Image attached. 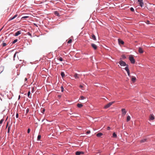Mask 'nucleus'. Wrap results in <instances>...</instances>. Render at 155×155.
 Listing matches in <instances>:
<instances>
[{
	"mask_svg": "<svg viewBox=\"0 0 155 155\" xmlns=\"http://www.w3.org/2000/svg\"><path fill=\"white\" fill-rule=\"evenodd\" d=\"M115 102V101H112L106 105L104 107L105 109H107L110 107Z\"/></svg>",
	"mask_w": 155,
	"mask_h": 155,
	"instance_id": "1",
	"label": "nucleus"
},
{
	"mask_svg": "<svg viewBox=\"0 0 155 155\" xmlns=\"http://www.w3.org/2000/svg\"><path fill=\"white\" fill-rule=\"evenodd\" d=\"M129 59L131 63L134 64L135 63V59L132 56H130L129 57Z\"/></svg>",
	"mask_w": 155,
	"mask_h": 155,
	"instance_id": "2",
	"label": "nucleus"
},
{
	"mask_svg": "<svg viewBox=\"0 0 155 155\" xmlns=\"http://www.w3.org/2000/svg\"><path fill=\"white\" fill-rule=\"evenodd\" d=\"M119 63L121 66H125L127 65L126 63L122 61H120Z\"/></svg>",
	"mask_w": 155,
	"mask_h": 155,
	"instance_id": "3",
	"label": "nucleus"
},
{
	"mask_svg": "<svg viewBox=\"0 0 155 155\" xmlns=\"http://www.w3.org/2000/svg\"><path fill=\"white\" fill-rule=\"evenodd\" d=\"M121 111L122 112V115L124 116L126 114L127 112L126 111L125 109L124 108H123L121 109Z\"/></svg>",
	"mask_w": 155,
	"mask_h": 155,
	"instance_id": "4",
	"label": "nucleus"
},
{
	"mask_svg": "<svg viewBox=\"0 0 155 155\" xmlns=\"http://www.w3.org/2000/svg\"><path fill=\"white\" fill-rule=\"evenodd\" d=\"M138 2H139V4L141 7H142L143 5V3L142 0H138Z\"/></svg>",
	"mask_w": 155,
	"mask_h": 155,
	"instance_id": "5",
	"label": "nucleus"
},
{
	"mask_svg": "<svg viewBox=\"0 0 155 155\" xmlns=\"http://www.w3.org/2000/svg\"><path fill=\"white\" fill-rule=\"evenodd\" d=\"M84 153V152L83 151H77L75 154L76 155H80V154H83Z\"/></svg>",
	"mask_w": 155,
	"mask_h": 155,
	"instance_id": "6",
	"label": "nucleus"
},
{
	"mask_svg": "<svg viewBox=\"0 0 155 155\" xmlns=\"http://www.w3.org/2000/svg\"><path fill=\"white\" fill-rule=\"evenodd\" d=\"M91 46L94 49L96 50L97 48V46L95 45V44L92 43L91 44Z\"/></svg>",
	"mask_w": 155,
	"mask_h": 155,
	"instance_id": "7",
	"label": "nucleus"
},
{
	"mask_svg": "<svg viewBox=\"0 0 155 155\" xmlns=\"http://www.w3.org/2000/svg\"><path fill=\"white\" fill-rule=\"evenodd\" d=\"M155 119L153 115L151 114L150 116V120H153Z\"/></svg>",
	"mask_w": 155,
	"mask_h": 155,
	"instance_id": "8",
	"label": "nucleus"
},
{
	"mask_svg": "<svg viewBox=\"0 0 155 155\" xmlns=\"http://www.w3.org/2000/svg\"><path fill=\"white\" fill-rule=\"evenodd\" d=\"M147 138H144L142 140H141L140 141V142L141 143H143L146 142H147Z\"/></svg>",
	"mask_w": 155,
	"mask_h": 155,
	"instance_id": "9",
	"label": "nucleus"
},
{
	"mask_svg": "<svg viewBox=\"0 0 155 155\" xmlns=\"http://www.w3.org/2000/svg\"><path fill=\"white\" fill-rule=\"evenodd\" d=\"M21 33V31H18L16 33H15L14 35L15 36H17L20 34Z\"/></svg>",
	"mask_w": 155,
	"mask_h": 155,
	"instance_id": "10",
	"label": "nucleus"
},
{
	"mask_svg": "<svg viewBox=\"0 0 155 155\" xmlns=\"http://www.w3.org/2000/svg\"><path fill=\"white\" fill-rule=\"evenodd\" d=\"M17 16L18 15L17 14L15 15L13 17L10 18L8 20V21H10L12 20H13L15 18H16Z\"/></svg>",
	"mask_w": 155,
	"mask_h": 155,
	"instance_id": "11",
	"label": "nucleus"
},
{
	"mask_svg": "<svg viewBox=\"0 0 155 155\" xmlns=\"http://www.w3.org/2000/svg\"><path fill=\"white\" fill-rule=\"evenodd\" d=\"M118 41L119 44L123 45L124 43V42L120 39H118Z\"/></svg>",
	"mask_w": 155,
	"mask_h": 155,
	"instance_id": "12",
	"label": "nucleus"
},
{
	"mask_svg": "<svg viewBox=\"0 0 155 155\" xmlns=\"http://www.w3.org/2000/svg\"><path fill=\"white\" fill-rule=\"evenodd\" d=\"M138 51L140 53H142L143 52L142 49L140 47L139 48Z\"/></svg>",
	"mask_w": 155,
	"mask_h": 155,
	"instance_id": "13",
	"label": "nucleus"
},
{
	"mask_svg": "<svg viewBox=\"0 0 155 155\" xmlns=\"http://www.w3.org/2000/svg\"><path fill=\"white\" fill-rule=\"evenodd\" d=\"M136 78L135 77H132L131 78V81L133 82H134L136 81Z\"/></svg>",
	"mask_w": 155,
	"mask_h": 155,
	"instance_id": "14",
	"label": "nucleus"
},
{
	"mask_svg": "<svg viewBox=\"0 0 155 155\" xmlns=\"http://www.w3.org/2000/svg\"><path fill=\"white\" fill-rule=\"evenodd\" d=\"M103 135V134L101 133H99L96 134L97 137H100Z\"/></svg>",
	"mask_w": 155,
	"mask_h": 155,
	"instance_id": "15",
	"label": "nucleus"
},
{
	"mask_svg": "<svg viewBox=\"0 0 155 155\" xmlns=\"http://www.w3.org/2000/svg\"><path fill=\"white\" fill-rule=\"evenodd\" d=\"M91 37H92V39H93V40H94L96 41V37L94 34H92V35H91Z\"/></svg>",
	"mask_w": 155,
	"mask_h": 155,
	"instance_id": "16",
	"label": "nucleus"
},
{
	"mask_svg": "<svg viewBox=\"0 0 155 155\" xmlns=\"http://www.w3.org/2000/svg\"><path fill=\"white\" fill-rule=\"evenodd\" d=\"M130 119V117L129 116H128L127 118V121L128 122L129 121Z\"/></svg>",
	"mask_w": 155,
	"mask_h": 155,
	"instance_id": "17",
	"label": "nucleus"
},
{
	"mask_svg": "<svg viewBox=\"0 0 155 155\" xmlns=\"http://www.w3.org/2000/svg\"><path fill=\"white\" fill-rule=\"evenodd\" d=\"M77 106L79 108H81L83 106V105L81 104H78Z\"/></svg>",
	"mask_w": 155,
	"mask_h": 155,
	"instance_id": "18",
	"label": "nucleus"
},
{
	"mask_svg": "<svg viewBox=\"0 0 155 155\" xmlns=\"http://www.w3.org/2000/svg\"><path fill=\"white\" fill-rule=\"evenodd\" d=\"M112 137L114 138H116L117 137V135L115 132H114L113 133Z\"/></svg>",
	"mask_w": 155,
	"mask_h": 155,
	"instance_id": "19",
	"label": "nucleus"
},
{
	"mask_svg": "<svg viewBox=\"0 0 155 155\" xmlns=\"http://www.w3.org/2000/svg\"><path fill=\"white\" fill-rule=\"evenodd\" d=\"M57 58L58 60H59L61 61L63 60L62 58L61 57H58Z\"/></svg>",
	"mask_w": 155,
	"mask_h": 155,
	"instance_id": "20",
	"label": "nucleus"
},
{
	"mask_svg": "<svg viewBox=\"0 0 155 155\" xmlns=\"http://www.w3.org/2000/svg\"><path fill=\"white\" fill-rule=\"evenodd\" d=\"M128 65H127V66L125 68V69L126 71L127 72V71H129V68L128 67Z\"/></svg>",
	"mask_w": 155,
	"mask_h": 155,
	"instance_id": "21",
	"label": "nucleus"
},
{
	"mask_svg": "<svg viewBox=\"0 0 155 155\" xmlns=\"http://www.w3.org/2000/svg\"><path fill=\"white\" fill-rule=\"evenodd\" d=\"M54 14L58 16H59V14L57 11H55L54 12Z\"/></svg>",
	"mask_w": 155,
	"mask_h": 155,
	"instance_id": "22",
	"label": "nucleus"
},
{
	"mask_svg": "<svg viewBox=\"0 0 155 155\" xmlns=\"http://www.w3.org/2000/svg\"><path fill=\"white\" fill-rule=\"evenodd\" d=\"M74 77L75 78H79V77H78V74L76 73L75 74Z\"/></svg>",
	"mask_w": 155,
	"mask_h": 155,
	"instance_id": "23",
	"label": "nucleus"
},
{
	"mask_svg": "<svg viewBox=\"0 0 155 155\" xmlns=\"http://www.w3.org/2000/svg\"><path fill=\"white\" fill-rule=\"evenodd\" d=\"M61 77H62V78H63V77L65 76V74H64V72H61Z\"/></svg>",
	"mask_w": 155,
	"mask_h": 155,
	"instance_id": "24",
	"label": "nucleus"
},
{
	"mask_svg": "<svg viewBox=\"0 0 155 155\" xmlns=\"http://www.w3.org/2000/svg\"><path fill=\"white\" fill-rule=\"evenodd\" d=\"M85 97H84L83 96H81L80 98V99H81V100H84V99H85Z\"/></svg>",
	"mask_w": 155,
	"mask_h": 155,
	"instance_id": "25",
	"label": "nucleus"
},
{
	"mask_svg": "<svg viewBox=\"0 0 155 155\" xmlns=\"http://www.w3.org/2000/svg\"><path fill=\"white\" fill-rule=\"evenodd\" d=\"M41 138V136L40 135H38V136L37 139L38 140H39Z\"/></svg>",
	"mask_w": 155,
	"mask_h": 155,
	"instance_id": "26",
	"label": "nucleus"
},
{
	"mask_svg": "<svg viewBox=\"0 0 155 155\" xmlns=\"http://www.w3.org/2000/svg\"><path fill=\"white\" fill-rule=\"evenodd\" d=\"M18 41V39H15L14 40V41H13L12 42V43L13 44H15V43H16V42H17Z\"/></svg>",
	"mask_w": 155,
	"mask_h": 155,
	"instance_id": "27",
	"label": "nucleus"
},
{
	"mask_svg": "<svg viewBox=\"0 0 155 155\" xmlns=\"http://www.w3.org/2000/svg\"><path fill=\"white\" fill-rule=\"evenodd\" d=\"M72 41V40L71 39H70L69 40L68 42V44H70L71 43Z\"/></svg>",
	"mask_w": 155,
	"mask_h": 155,
	"instance_id": "28",
	"label": "nucleus"
},
{
	"mask_svg": "<svg viewBox=\"0 0 155 155\" xmlns=\"http://www.w3.org/2000/svg\"><path fill=\"white\" fill-rule=\"evenodd\" d=\"M6 45H7V44H6V43H3L2 44V46L3 47H4V46H6Z\"/></svg>",
	"mask_w": 155,
	"mask_h": 155,
	"instance_id": "29",
	"label": "nucleus"
},
{
	"mask_svg": "<svg viewBox=\"0 0 155 155\" xmlns=\"http://www.w3.org/2000/svg\"><path fill=\"white\" fill-rule=\"evenodd\" d=\"M27 34L28 35L30 36L31 37H32V35H31V34L29 32H28L27 33Z\"/></svg>",
	"mask_w": 155,
	"mask_h": 155,
	"instance_id": "30",
	"label": "nucleus"
},
{
	"mask_svg": "<svg viewBox=\"0 0 155 155\" xmlns=\"http://www.w3.org/2000/svg\"><path fill=\"white\" fill-rule=\"evenodd\" d=\"M127 72L128 76H129V77H130V71H127Z\"/></svg>",
	"mask_w": 155,
	"mask_h": 155,
	"instance_id": "31",
	"label": "nucleus"
},
{
	"mask_svg": "<svg viewBox=\"0 0 155 155\" xmlns=\"http://www.w3.org/2000/svg\"><path fill=\"white\" fill-rule=\"evenodd\" d=\"M28 16H23V17H22L21 18L22 19L25 18H28Z\"/></svg>",
	"mask_w": 155,
	"mask_h": 155,
	"instance_id": "32",
	"label": "nucleus"
},
{
	"mask_svg": "<svg viewBox=\"0 0 155 155\" xmlns=\"http://www.w3.org/2000/svg\"><path fill=\"white\" fill-rule=\"evenodd\" d=\"M130 10L132 11V12H134V9L133 8L131 7L130 8Z\"/></svg>",
	"mask_w": 155,
	"mask_h": 155,
	"instance_id": "33",
	"label": "nucleus"
},
{
	"mask_svg": "<svg viewBox=\"0 0 155 155\" xmlns=\"http://www.w3.org/2000/svg\"><path fill=\"white\" fill-rule=\"evenodd\" d=\"M61 91L62 92H63L64 91V88L63 87V86H61Z\"/></svg>",
	"mask_w": 155,
	"mask_h": 155,
	"instance_id": "34",
	"label": "nucleus"
},
{
	"mask_svg": "<svg viewBox=\"0 0 155 155\" xmlns=\"http://www.w3.org/2000/svg\"><path fill=\"white\" fill-rule=\"evenodd\" d=\"M122 57L123 59H125L126 58V57L124 55H122Z\"/></svg>",
	"mask_w": 155,
	"mask_h": 155,
	"instance_id": "35",
	"label": "nucleus"
},
{
	"mask_svg": "<svg viewBox=\"0 0 155 155\" xmlns=\"http://www.w3.org/2000/svg\"><path fill=\"white\" fill-rule=\"evenodd\" d=\"M30 94V91H28V97H29V96Z\"/></svg>",
	"mask_w": 155,
	"mask_h": 155,
	"instance_id": "36",
	"label": "nucleus"
},
{
	"mask_svg": "<svg viewBox=\"0 0 155 155\" xmlns=\"http://www.w3.org/2000/svg\"><path fill=\"white\" fill-rule=\"evenodd\" d=\"M3 119H2L0 121V124H1L3 122Z\"/></svg>",
	"mask_w": 155,
	"mask_h": 155,
	"instance_id": "37",
	"label": "nucleus"
},
{
	"mask_svg": "<svg viewBox=\"0 0 155 155\" xmlns=\"http://www.w3.org/2000/svg\"><path fill=\"white\" fill-rule=\"evenodd\" d=\"M30 131V128H28V130L27 132L28 133H29Z\"/></svg>",
	"mask_w": 155,
	"mask_h": 155,
	"instance_id": "38",
	"label": "nucleus"
},
{
	"mask_svg": "<svg viewBox=\"0 0 155 155\" xmlns=\"http://www.w3.org/2000/svg\"><path fill=\"white\" fill-rule=\"evenodd\" d=\"M90 132H91L90 131L88 130L86 132V133L87 134H90Z\"/></svg>",
	"mask_w": 155,
	"mask_h": 155,
	"instance_id": "39",
	"label": "nucleus"
},
{
	"mask_svg": "<svg viewBox=\"0 0 155 155\" xmlns=\"http://www.w3.org/2000/svg\"><path fill=\"white\" fill-rule=\"evenodd\" d=\"M146 23L147 24H150V21H149L147 20V21Z\"/></svg>",
	"mask_w": 155,
	"mask_h": 155,
	"instance_id": "40",
	"label": "nucleus"
},
{
	"mask_svg": "<svg viewBox=\"0 0 155 155\" xmlns=\"http://www.w3.org/2000/svg\"><path fill=\"white\" fill-rule=\"evenodd\" d=\"M45 111V109H43V110L41 112L42 113H44V112Z\"/></svg>",
	"mask_w": 155,
	"mask_h": 155,
	"instance_id": "41",
	"label": "nucleus"
},
{
	"mask_svg": "<svg viewBox=\"0 0 155 155\" xmlns=\"http://www.w3.org/2000/svg\"><path fill=\"white\" fill-rule=\"evenodd\" d=\"M16 117L17 118H18V113L16 114Z\"/></svg>",
	"mask_w": 155,
	"mask_h": 155,
	"instance_id": "42",
	"label": "nucleus"
},
{
	"mask_svg": "<svg viewBox=\"0 0 155 155\" xmlns=\"http://www.w3.org/2000/svg\"><path fill=\"white\" fill-rule=\"evenodd\" d=\"M110 127H107V130H110Z\"/></svg>",
	"mask_w": 155,
	"mask_h": 155,
	"instance_id": "43",
	"label": "nucleus"
},
{
	"mask_svg": "<svg viewBox=\"0 0 155 155\" xmlns=\"http://www.w3.org/2000/svg\"><path fill=\"white\" fill-rule=\"evenodd\" d=\"M17 53V52H15V54L14 55V57L15 58V56H16V53Z\"/></svg>",
	"mask_w": 155,
	"mask_h": 155,
	"instance_id": "44",
	"label": "nucleus"
},
{
	"mask_svg": "<svg viewBox=\"0 0 155 155\" xmlns=\"http://www.w3.org/2000/svg\"><path fill=\"white\" fill-rule=\"evenodd\" d=\"M83 87V86H82V85H80V87H81V88H82V87Z\"/></svg>",
	"mask_w": 155,
	"mask_h": 155,
	"instance_id": "45",
	"label": "nucleus"
},
{
	"mask_svg": "<svg viewBox=\"0 0 155 155\" xmlns=\"http://www.w3.org/2000/svg\"><path fill=\"white\" fill-rule=\"evenodd\" d=\"M27 78H25V81H27Z\"/></svg>",
	"mask_w": 155,
	"mask_h": 155,
	"instance_id": "46",
	"label": "nucleus"
},
{
	"mask_svg": "<svg viewBox=\"0 0 155 155\" xmlns=\"http://www.w3.org/2000/svg\"><path fill=\"white\" fill-rule=\"evenodd\" d=\"M28 110H27L26 112H27V113H28Z\"/></svg>",
	"mask_w": 155,
	"mask_h": 155,
	"instance_id": "47",
	"label": "nucleus"
},
{
	"mask_svg": "<svg viewBox=\"0 0 155 155\" xmlns=\"http://www.w3.org/2000/svg\"><path fill=\"white\" fill-rule=\"evenodd\" d=\"M9 128H8V132L9 131Z\"/></svg>",
	"mask_w": 155,
	"mask_h": 155,
	"instance_id": "48",
	"label": "nucleus"
}]
</instances>
